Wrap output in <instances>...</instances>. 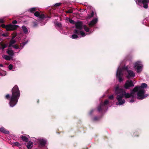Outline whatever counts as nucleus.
I'll use <instances>...</instances> for the list:
<instances>
[{"label":"nucleus","instance_id":"nucleus-37","mask_svg":"<svg viewBox=\"0 0 149 149\" xmlns=\"http://www.w3.org/2000/svg\"><path fill=\"white\" fill-rule=\"evenodd\" d=\"M12 23L13 24H16L17 23V21L16 20H14L13 22Z\"/></svg>","mask_w":149,"mask_h":149},{"label":"nucleus","instance_id":"nucleus-23","mask_svg":"<svg viewBox=\"0 0 149 149\" xmlns=\"http://www.w3.org/2000/svg\"><path fill=\"white\" fill-rule=\"evenodd\" d=\"M12 145L13 146H16L18 147L20 146V144L18 142H15L13 143H12Z\"/></svg>","mask_w":149,"mask_h":149},{"label":"nucleus","instance_id":"nucleus-10","mask_svg":"<svg viewBox=\"0 0 149 149\" xmlns=\"http://www.w3.org/2000/svg\"><path fill=\"white\" fill-rule=\"evenodd\" d=\"M97 21V18H95L93 19L88 24L90 27H91L93 26L95 24Z\"/></svg>","mask_w":149,"mask_h":149},{"label":"nucleus","instance_id":"nucleus-22","mask_svg":"<svg viewBox=\"0 0 149 149\" xmlns=\"http://www.w3.org/2000/svg\"><path fill=\"white\" fill-rule=\"evenodd\" d=\"M2 57L3 58L6 60H10V57L6 55H3L2 56Z\"/></svg>","mask_w":149,"mask_h":149},{"label":"nucleus","instance_id":"nucleus-27","mask_svg":"<svg viewBox=\"0 0 149 149\" xmlns=\"http://www.w3.org/2000/svg\"><path fill=\"white\" fill-rule=\"evenodd\" d=\"M93 14H94L93 12H92V13L91 14L88 15L87 18H91V17H93Z\"/></svg>","mask_w":149,"mask_h":149},{"label":"nucleus","instance_id":"nucleus-6","mask_svg":"<svg viewBox=\"0 0 149 149\" xmlns=\"http://www.w3.org/2000/svg\"><path fill=\"white\" fill-rule=\"evenodd\" d=\"M137 4L139 5L141 3L143 4V7L145 8H148V3L149 0H135Z\"/></svg>","mask_w":149,"mask_h":149},{"label":"nucleus","instance_id":"nucleus-34","mask_svg":"<svg viewBox=\"0 0 149 149\" xmlns=\"http://www.w3.org/2000/svg\"><path fill=\"white\" fill-rule=\"evenodd\" d=\"M1 27L3 28H5L6 29V25H5L4 24H2L1 25Z\"/></svg>","mask_w":149,"mask_h":149},{"label":"nucleus","instance_id":"nucleus-31","mask_svg":"<svg viewBox=\"0 0 149 149\" xmlns=\"http://www.w3.org/2000/svg\"><path fill=\"white\" fill-rule=\"evenodd\" d=\"M73 12V10L72 9L68 10L66 11V13H71Z\"/></svg>","mask_w":149,"mask_h":149},{"label":"nucleus","instance_id":"nucleus-13","mask_svg":"<svg viewBox=\"0 0 149 149\" xmlns=\"http://www.w3.org/2000/svg\"><path fill=\"white\" fill-rule=\"evenodd\" d=\"M79 32L80 33L81 35L82 36L84 37L85 36V33L82 31H79L77 29H75L74 31V33L76 34H78Z\"/></svg>","mask_w":149,"mask_h":149},{"label":"nucleus","instance_id":"nucleus-30","mask_svg":"<svg viewBox=\"0 0 149 149\" xmlns=\"http://www.w3.org/2000/svg\"><path fill=\"white\" fill-rule=\"evenodd\" d=\"M103 104H101L100 105V106L98 107V110L99 111H100L101 110V109L102 107V106Z\"/></svg>","mask_w":149,"mask_h":149},{"label":"nucleus","instance_id":"nucleus-11","mask_svg":"<svg viewBox=\"0 0 149 149\" xmlns=\"http://www.w3.org/2000/svg\"><path fill=\"white\" fill-rule=\"evenodd\" d=\"M8 46V44H5L3 43H0V50L2 49V51L3 52L4 50V49L6 47Z\"/></svg>","mask_w":149,"mask_h":149},{"label":"nucleus","instance_id":"nucleus-36","mask_svg":"<svg viewBox=\"0 0 149 149\" xmlns=\"http://www.w3.org/2000/svg\"><path fill=\"white\" fill-rule=\"evenodd\" d=\"M4 22V20L2 19H0V23H2Z\"/></svg>","mask_w":149,"mask_h":149},{"label":"nucleus","instance_id":"nucleus-1","mask_svg":"<svg viewBox=\"0 0 149 149\" xmlns=\"http://www.w3.org/2000/svg\"><path fill=\"white\" fill-rule=\"evenodd\" d=\"M115 91L117 94H120L117 95L116 99L118 102L117 103V105H121L123 104L125 102L124 100H122L123 96L125 98H127L131 97H134L136 96V91H133V89L131 91L130 93H126L124 90L122 88H120L118 85L115 88Z\"/></svg>","mask_w":149,"mask_h":149},{"label":"nucleus","instance_id":"nucleus-12","mask_svg":"<svg viewBox=\"0 0 149 149\" xmlns=\"http://www.w3.org/2000/svg\"><path fill=\"white\" fill-rule=\"evenodd\" d=\"M34 15L36 16L39 17L40 19L43 18L44 17V15L43 14H40L39 12H36L34 13Z\"/></svg>","mask_w":149,"mask_h":149},{"label":"nucleus","instance_id":"nucleus-39","mask_svg":"<svg viewBox=\"0 0 149 149\" xmlns=\"http://www.w3.org/2000/svg\"><path fill=\"white\" fill-rule=\"evenodd\" d=\"M134 102V100L133 99L131 100H130V102Z\"/></svg>","mask_w":149,"mask_h":149},{"label":"nucleus","instance_id":"nucleus-40","mask_svg":"<svg viewBox=\"0 0 149 149\" xmlns=\"http://www.w3.org/2000/svg\"><path fill=\"white\" fill-rule=\"evenodd\" d=\"M26 43H25V42H23L22 43V45H23V46H24L26 44Z\"/></svg>","mask_w":149,"mask_h":149},{"label":"nucleus","instance_id":"nucleus-21","mask_svg":"<svg viewBox=\"0 0 149 149\" xmlns=\"http://www.w3.org/2000/svg\"><path fill=\"white\" fill-rule=\"evenodd\" d=\"M66 20L67 21H68L70 23H71L72 24H75L76 23L75 22L74 20L69 18H67L66 19Z\"/></svg>","mask_w":149,"mask_h":149},{"label":"nucleus","instance_id":"nucleus-41","mask_svg":"<svg viewBox=\"0 0 149 149\" xmlns=\"http://www.w3.org/2000/svg\"><path fill=\"white\" fill-rule=\"evenodd\" d=\"M2 36H6V35H5V34H3L2 35Z\"/></svg>","mask_w":149,"mask_h":149},{"label":"nucleus","instance_id":"nucleus-14","mask_svg":"<svg viewBox=\"0 0 149 149\" xmlns=\"http://www.w3.org/2000/svg\"><path fill=\"white\" fill-rule=\"evenodd\" d=\"M6 53L10 56H13L14 54L13 51L10 49H8Z\"/></svg>","mask_w":149,"mask_h":149},{"label":"nucleus","instance_id":"nucleus-9","mask_svg":"<svg viewBox=\"0 0 149 149\" xmlns=\"http://www.w3.org/2000/svg\"><path fill=\"white\" fill-rule=\"evenodd\" d=\"M76 28L79 30H81L82 29V24L81 22H78L75 23Z\"/></svg>","mask_w":149,"mask_h":149},{"label":"nucleus","instance_id":"nucleus-29","mask_svg":"<svg viewBox=\"0 0 149 149\" xmlns=\"http://www.w3.org/2000/svg\"><path fill=\"white\" fill-rule=\"evenodd\" d=\"M8 68L10 70H11L13 69V66L12 65L10 64L9 65Z\"/></svg>","mask_w":149,"mask_h":149},{"label":"nucleus","instance_id":"nucleus-33","mask_svg":"<svg viewBox=\"0 0 149 149\" xmlns=\"http://www.w3.org/2000/svg\"><path fill=\"white\" fill-rule=\"evenodd\" d=\"M61 3H56V4H55V5H54V6H60L61 5Z\"/></svg>","mask_w":149,"mask_h":149},{"label":"nucleus","instance_id":"nucleus-18","mask_svg":"<svg viewBox=\"0 0 149 149\" xmlns=\"http://www.w3.org/2000/svg\"><path fill=\"white\" fill-rule=\"evenodd\" d=\"M14 38V37H13L12 38V40L10 41L9 45L8 46L9 47L12 46L13 45V44H15L16 42V41L15 40H13Z\"/></svg>","mask_w":149,"mask_h":149},{"label":"nucleus","instance_id":"nucleus-4","mask_svg":"<svg viewBox=\"0 0 149 149\" xmlns=\"http://www.w3.org/2000/svg\"><path fill=\"white\" fill-rule=\"evenodd\" d=\"M128 67L129 66H127L126 68H123L122 69L120 68V67L118 68L116 73V76L118 78L119 82H121L123 81L121 76L123 75V72L124 69L126 70H127L128 75L127 77L128 79H129L131 77H134L135 76V74L132 71L127 70Z\"/></svg>","mask_w":149,"mask_h":149},{"label":"nucleus","instance_id":"nucleus-19","mask_svg":"<svg viewBox=\"0 0 149 149\" xmlns=\"http://www.w3.org/2000/svg\"><path fill=\"white\" fill-rule=\"evenodd\" d=\"M23 31L25 33L27 34L28 33V30L27 28L25 26H23L22 27Z\"/></svg>","mask_w":149,"mask_h":149},{"label":"nucleus","instance_id":"nucleus-42","mask_svg":"<svg viewBox=\"0 0 149 149\" xmlns=\"http://www.w3.org/2000/svg\"><path fill=\"white\" fill-rule=\"evenodd\" d=\"M0 66H1V67H3V65L2 64H0Z\"/></svg>","mask_w":149,"mask_h":149},{"label":"nucleus","instance_id":"nucleus-26","mask_svg":"<svg viewBox=\"0 0 149 149\" xmlns=\"http://www.w3.org/2000/svg\"><path fill=\"white\" fill-rule=\"evenodd\" d=\"M71 38L74 39H76L78 38V36L76 35L73 34L71 36Z\"/></svg>","mask_w":149,"mask_h":149},{"label":"nucleus","instance_id":"nucleus-16","mask_svg":"<svg viewBox=\"0 0 149 149\" xmlns=\"http://www.w3.org/2000/svg\"><path fill=\"white\" fill-rule=\"evenodd\" d=\"M33 146V143L32 142L29 141L28 142L26 147L28 149H31Z\"/></svg>","mask_w":149,"mask_h":149},{"label":"nucleus","instance_id":"nucleus-28","mask_svg":"<svg viewBox=\"0 0 149 149\" xmlns=\"http://www.w3.org/2000/svg\"><path fill=\"white\" fill-rule=\"evenodd\" d=\"M12 46L15 49H18L19 48V46L17 45H13Z\"/></svg>","mask_w":149,"mask_h":149},{"label":"nucleus","instance_id":"nucleus-7","mask_svg":"<svg viewBox=\"0 0 149 149\" xmlns=\"http://www.w3.org/2000/svg\"><path fill=\"white\" fill-rule=\"evenodd\" d=\"M134 86V84L132 81H127L124 85L125 88L128 89L129 88Z\"/></svg>","mask_w":149,"mask_h":149},{"label":"nucleus","instance_id":"nucleus-5","mask_svg":"<svg viewBox=\"0 0 149 149\" xmlns=\"http://www.w3.org/2000/svg\"><path fill=\"white\" fill-rule=\"evenodd\" d=\"M143 66V65L140 61H137L134 64L135 69L137 73H139L141 72Z\"/></svg>","mask_w":149,"mask_h":149},{"label":"nucleus","instance_id":"nucleus-20","mask_svg":"<svg viewBox=\"0 0 149 149\" xmlns=\"http://www.w3.org/2000/svg\"><path fill=\"white\" fill-rule=\"evenodd\" d=\"M0 131L6 134H8L9 133V132L5 130L3 127H1L0 128Z\"/></svg>","mask_w":149,"mask_h":149},{"label":"nucleus","instance_id":"nucleus-2","mask_svg":"<svg viewBox=\"0 0 149 149\" xmlns=\"http://www.w3.org/2000/svg\"><path fill=\"white\" fill-rule=\"evenodd\" d=\"M12 91V95L10 97L9 104L11 107H13L17 103L20 96V93L17 86H15L14 87Z\"/></svg>","mask_w":149,"mask_h":149},{"label":"nucleus","instance_id":"nucleus-32","mask_svg":"<svg viewBox=\"0 0 149 149\" xmlns=\"http://www.w3.org/2000/svg\"><path fill=\"white\" fill-rule=\"evenodd\" d=\"M109 101L108 100H106L104 102V105H105L109 103Z\"/></svg>","mask_w":149,"mask_h":149},{"label":"nucleus","instance_id":"nucleus-8","mask_svg":"<svg viewBox=\"0 0 149 149\" xmlns=\"http://www.w3.org/2000/svg\"><path fill=\"white\" fill-rule=\"evenodd\" d=\"M18 27L17 26L12 24H9L6 25V30L7 31H11L16 29Z\"/></svg>","mask_w":149,"mask_h":149},{"label":"nucleus","instance_id":"nucleus-24","mask_svg":"<svg viewBox=\"0 0 149 149\" xmlns=\"http://www.w3.org/2000/svg\"><path fill=\"white\" fill-rule=\"evenodd\" d=\"M84 28V30L86 32H88L89 31V29L88 27H87L86 25H84L83 26Z\"/></svg>","mask_w":149,"mask_h":149},{"label":"nucleus","instance_id":"nucleus-35","mask_svg":"<svg viewBox=\"0 0 149 149\" xmlns=\"http://www.w3.org/2000/svg\"><path fill=\"white\" fill-rule=\"evenodd\" d=\"M113 95H111L109 97V98L110 99H112L113 98Z\"/></svg>","mask_w":149,"mask_h":149},{"label":"nucleus","instance_id":"nucleus-25","mask_svg":"<svg viewBox=\"0 0 149 149\" xmlns=\"http://www.w3.org/2000/svg\"><path fill=\"white\" fill-rule=\"evenodd\" d=\"M36 10V8H32L29 9L30 12L32 13H33L34 12H35Z\"/></svg>","mask_w":149,"mask_h":149},{"label":"nucleus","instance_id":"nucleus-38","mask_svg":"<svg viewBox=\"0 0 149 149\" xmlns=\"http://www.w3.org/2000/svg\"><path fill=\"white\" fill-rule=\"evenodd\" d=\"M9 94H8V95H7L6 96V98L7 99H8V98H9Z\"/></svg>","mask_w":149,"mask_h":149},{"label":"nucleus","instance_id":"nucleus-17","mask_svg":"<svg viewBox=\"0 0 149 149\" xmlns=\"http://www.w3.org/2000/svg\"><path fill=\"white\" fill-rule=\"evenodd\" d=\"M26 136L24 135H23L22 136L21 138L23 141L27 142L28 140V138L29 136L28 135H26Z\"/></svg>","mask_w":149,"mask_h":149},{"label":"nucleus","instance_id":"nucleus-3","mask_svg":"<svg viewBox=\"0 0 149 149\" xmlns=\"http://www.w3.org/2000/svg\"><path fill=\"white\" fill-rule=\"evenodd\" d=\"M147 87V85L144 83H142L141 86H136L133 89V91L138 92L137 98L139 99H143L148 96V95H144L145 91L144 88Z\"/></svg>","mask_w":149,"mask_h":149},{"label":"nucleus","instance_id":"nucleus-15","mask_svg":"<svg viewBox=\"0 0 149 149\" xmlns=\"http://www.w3.org/2000/svg\"><path fill=\"white\" fill-rule=\"evenodd\" d=\"M46 141L43 139H40L39 140V142L40 144L42 146H44L46 143Z\"/></svg>","mask_w":149,"mask_h":149}]
</instances>
